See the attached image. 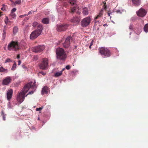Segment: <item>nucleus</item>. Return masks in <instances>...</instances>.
I'll return each mask as SVG.
<instances>
[{"label": "nucleus", "mask_w": 148, "mask_h": 148, "mask_svg": "<svg viewBox=\"0 0 148 148\" xmlns=\"http://www.w3.org/2000/svg\"><path fill=\"white\" fill-rule=\"evenodd\" d=\"M103 26H105V24L104 25H103Z\"/></svg>", "instance_id": "nucleus-61"}, {"label": "nucleus", "mask_w": 148, "mask_h": 148, "mask_svg": "<svg viewBox=\"0 0 148 148\" xmlns=\"http://www.w3.org/2000/svg\"><path fill=\"white\" fill-rule=\"evenodd\" d=\"M23 67L24 68H26V67L25 66H23Z\"/></svg>", "instance_id": "nucleus-51"}, {"label": "nucleus", "mask_w": 148, "mask_h": 148, "mask_svg": "<svg viewBox=\"0 0 148 148\" xmlns=\"http://www.w3.org/2000/svg\"><path fill=\"white\" fill-rule=\"evenodd\" d=\"M119 11H120V10H118V11H117V12H119Z\"/></svg>", "instance_id": "nucleus-59"}, {"label": "nucleus", "mask_w": 148, "mask_h": 148, "mask_svg": "<svg viewBox=\"0 0 148 148\" xmlns=\"http://www.w3.org/2000/svg\"><path fill=\"white\" fill-rule=\"evenodd\" d=\"M2 6L3 7H4V6H5V5L4 4H3V5H2Z\"/></svg>", "instance_id": "nucleus-52"}, {"label": "nucleus", "mask_w": 148, "mask_h": 148, "mask_svg": "<svg viewBox=\"0 0 148 148\" xmlns=\"http://www.w3.org/2000/svg\"><path fill=\"white\" fill-rule=\"evenodd\" d=\"M13 91L12 89H10L8 90L7 92V98L8 100H10L12 98Z\"/></svg>", "instance_id": "nucleus-13"}, {"label": "nucleus", "mask_w": 148, "mask_h": 148, "mask_svg": "<svg viewBox=\"0 0 148 148\" xmlns=\"http://www.w3.org/2000/svg\"><path fill=\"white\" fill-rule=\"evenodd\" d=\"M96 19H95H95H94V22L95 23V24L97 23H98V24H99V23H100V22H99V21H96Z\"/></svg>", "instance_id": "nucleus-42"}, {"label": "nucleus", "mask_w": 148, "mask_h": 148, "mask_svg": "<svg viewBox=\"0 0 148 148\" xmlns=\"http://www.w3.org/2000/svg\"><path fill=\"white\" fill-rule=\"evenodd\" d=\"M93 40H92L91 41V43H90V46H91L92 45H93Z\"/></svg>", "instance_id": "nucleus-44"}, {"label": "nucleus", "mask_w": 148, "mask_h": 148, "mask_svg": "<svg viewBox=\"0 0 148 148\" xmlns=\"http://www.w3.org/2000/svg\"><path fill=\"white\" fill-rule=\"evenodd\" d=\"M31 84H26L22 90L19 93L17 98V101L18 102L21 103L25 99V94L28 91L29 88Z\"/></svg>", "instance_id": "nucleus-1"}, {"label": "nucleus", "mask_w": 148, "mask_h": 148, "mask_svg": "<svg viewBox=\"0 0 148 148\" xmlns=\"http://www.w3.org/2000/svg\"><path fill=\"white\" fill-rule=\"evenodd\" d=\"M10 15L13 18H14L16 17V14H15V13H11H11Z\"/></svg>", "instance_id": "nucleus-28"}, {"label": "nucleus", "mask_w": 148, "mask_h": 148, "mask_svg": "<svg viewBox=\"0 0 148 148\" xmlns=\"http://www.w3.org/2000/svg\"><path fill=\"white\" fill-rule=\"evenodd\" d=\"M39 73H41L42 74H45L42 71H41L40 72H39Z\"/></svg>", "instance_id": "nucleus-49"}, {"label": "nucleus", "mask_w": 148, "mask_h": 148, "mask_svg": "<svg viewBox=\"0 0 148 148\" xmlns=\"http://www.w3.org/2000/svg\"><path fill=\"white\" fill-rule=\"evenodd\" d=\"M8 70L7 69L4 68L3 66L0 67V72L4 73H7L8 72Z\"/></svg>", "instance_id": "nucleus-17"}, {"label": "nucleus", "mask_w": 148, "mask_h": 148, "mask_svg": "<svg viewBox=\"0 0 148 148\" xmlns=\"http://www.w3.org/2000/svg\"><path fill=\"white\" fill-rule=\"evenodd\" d=\"M14 63L13 64V66L11 68V70L13 71L16 68V62H15V61H14Z\"/></svg>", "instance_id": "nucleus-23"}, {"label": "nucleus", "mask_w": 148, "mask_h": 148, "mask_svg": "<svg viewBox=\"0 0 148 148\" xmlns=\"http://www.w3.org/2000/svg\"><path fill=\"white\" fill-rule=\"evenodd\" d=\"M17 58L18 59H19V58H20V54H18V55L17 57Z\"/></svg>", "instance_id": "nucleus-46"}, {"label": "nucleus", "mask_w": 148, "mask_h": 148, "mask_svg": "<svg viewBox=\"0 0 148 148\" xmlns=\"http://www.w3.org/2000/svg\"><path fill=\"white\" fill-rule=\"evenodd\" d=\"M45 49V47L44 45H38L36 46L33 49V51L36 53L40 52Z\"/></svg>", "instance_id": "nucleus-11"}, {"label": "nucleus", "mask_w": 148, "mask_h": 148, "mask_svg": "<svg viewBox=\"0 0 148 148\" xmlns=\"http://www.w3.org/2000/svg\"><path fill=\"white\" fill-rule=\"evenodd\" d=\"M75 0H74L73 1H71L70 2V3L71 4H74L75 3Z\"/></svg>", "instance_id": "nucleus-40"}, {"label": "nucleus", "mask_w": 148, "mask_h": 148, "mask_svg": "<svg viewBox=\"0 0 148 148\" xmlns=\"http://www.w3.org/2000/svg\"><path fill=\"white\" fill-rule=\"evenodd\" d=\"M21 3V0H17L15 2V3L17 4H20Z\"/></svg>", "instance_id": "nucleus-29"}, {"label": "nucleus", "mask_w": 148, "mask_h": 148, "mask_svg": "<svg viewBox=\"0 0 148 148\" xmlns=\"http://www.w3.org/2000/svg\"><path fill=\"white\" fill-rule=\"evenodd\" d=\"M12 62V60H11V59H10L9 58H8L5 60V63H6L7 62Z\"/></svg>", "instance_id": "nucleus-30"}, {"label": "nucleus", "mask_w": 148, "mask_h": 148, "mask_svg": "<svg viewBox=\"0 0 148 148\" xmlns=\"http://www.w3.org/2000/svg\"><path fill=\"white\" fill-rule=\"evenodd\" d=\"M103 3H104V5L103 8V9L106 10L107 8V6L106 5V3L104 2Z\"/></svg>", "instance_id": "nucleus-33"}, {"label": "nucleus", "mask_w": 148, "mask_h": 148, "mask_svg": "<svg viewBox=\"0 0 148 148\" xmlns=\"http://www.w3.org/2000/svg\"><path fill=\"white\" fill-rule=\"evenodd\" d=\"M34 92V91H33V90H32L31 91H30V92H29V93L28 94H27L25 96V97H27V95H29V94H33Z\"/></svg>", "instance_id": "nucleus-36"}, {"label": "nucleus", "mask_w": 148, "mask_h": 148, "mask_svg": "<svg viewBox=\"0 0 148 148\" xmlns=\"http://www.w3.org/2000/svg\"><path fill=\"white\" fill-rule=\"evenodd\" d=\"M1 13H2V12H0V16H1Z\"/></svg>", "instance_id": "nucleus-55"}, {"label": "nucleus", "mask_w": 148, "mask_h": 148, "mask_svg": "<svg viewBox=\"0 0 148 148\" xmlns=\"http://www.w3.org/2000/svg\"><path fill=\"white\" fill-rule=\"evenodd\" d=\"M32 14V11H29L27 14H25L24 16H26Z\"/></svg>", "instance_id": "nucleus-41"}, {"label": "nucleus", "mask_w": 148, "mask_h": 148, "mask_svg": "<svg viewBox=\"0 0 148 148\" xmlns=\"http://www.w3.org/2000/svg\"><path fill=\"white\" fill-rule=\"evenodd\" d=\"M103 26H105V24L104 25H103Z\"/></svg>", "instance_id": "nucleus-60"}, {"label": "nucleus", "mask_w": 148, "mask_h": 148, "mask_svg": "<svg viewBox=\"0 0 148 148\" xmlns=\"http://www.w3.org/2000/svg\"><path fill=\"white\" fill-rule=\"evenodd\" d=\"M131 32L130 33V34H131Z\"/></svg>", "instance_id": "nucleus-62"}, {"label": "nucleus", "mask_w": 148, "mask_h": 148, "mask_svg": "<svg viewBox=\"0 0 148 148\" xmlns=\"http://www.w3.org/2000/svg\"><path fill=\"white\" fill-rule=\"evenodd\" d=\"M24 16H25L24 15H20L19 16V17L20 18H23L24 17Z\"/></svg>", "instance_id": "nucleus-50"}, {"label": "nucleus", "mask_w": 148, "mask_h": 148, "mask_svg": "<svg viewBox=\"0 0 148 148\" xmlns=\"http://www.w3.org/2000/svg\"><path fill=\"white\" fill-rule=\"evenodd\" d=\"M10 1L12 2V0H9Z\"/></svg>", "instance_id": "nucleus-58"}, {"label": "nucleus", "mask_w": 148, "mask_h": 148, "mask_svg": "<svg viewBox=\"0 0 148 148\" xmlns=\"http://www.w3.org/2000/svg\"><path fill=\"white\" fill-rule=\"evenodd\" d=\"M42 108L41 107H40L39 108H37L36 109V110L37 111H40L42 110Z\"/></svg>", "instance_id": "nucleus-34"}, {"label": "nucleus", "mask_w": 148, "mask_h": 148, "mask_svg": "<svg viewBox=\"0 0 148 148\" xmlns=\"http://www.w3.org/2000/svg\"><path fill=\"white\" fill-rule=\"evenodd\" d=\"M66 69H67V70L69 69H70V66L69 65L66 66Z\"/></svg>", "instance_id": "nucleus-38"}, {"label": "nucleus", "mask_w": 148, "mask_h": 148, "mask_svg": "<svg viewBox=\"0 0 148 148\" xmlns=\"http://www.w3.org/2000/svg\"><path fill=\"white\" fill-rule=\"evenodd\" d=\"M48 88L47 86H44L42 89L41 91V94L44 95V94H47L48 92Z\"/></svg>", "instance_id": "nucleus-15"}, {"label": "nucleus", "mask_w": 148, "mask_h": 148, "mask_svg": "<svg viewBox=\"0 0 148 148\" xmlns=\"http://www.w3.org/2000/svg\"><path fill=\"white\" fill-rule=\"evenodd\" d=\"M16 8H14L12 10L11 13H14L16 10Z\"/></svg>", "instance_id": "nucleus-39"}, {"label": "nucleus", "mask_w": 148, "mask_h": 148, "mask_svg": "<svg viewBox=\"0 0 148 148\" xmlns=\"http://www.w3.org/2000/svg\"><path fill=\"white\" fill-rule=\"evenodd\" d=\"M28 19H29V18H26V19L27 20H28Z\"/></svg>", "instance_id": "nucleus-57"}, {"label": "nucleus", "mask_w": 148, "mask_h": 148, "mask_svg": "<svg viewBox=\"0 0 148 148\" xmlns=\"http://www.w3.org/2000/svg\"><path fill=\"white\" fill-rule=\"evenodd\" d=\"M1 10L2 11H4L6 10V9L5 8H3V7L1 9Z\"/></svg>", "instance_id": "nucleus-45"}, {"label": "nucleus", "mask_w": 148, "mask_h": 148, "mask_svg": "<svg viewBox=\"0 0 148 148\" xmlns=\"http://www.w3.org/2000/svg\"><path fill=\"white\" fill-rule=\"evenodd\" d=\"M133 3L136 6H138L141 3V0H132Z\"/></svg>", "instance_id": "nucleus-16"}, {"label": "nucleus", "mask_w": 148, "mask_h": 148, "mask_svg": "<svg viewBox=\"0 0 148 148\" xmlns=\"http://www.w3.org/2000/svg\"><path fill=\"white\" fill-rule=\"evenodd\" d=\"M71 39V37L70 36H68L66 38L65 42L63 44V46L64 48H67L69 47L70 40Z\"/></svg>", "instance_id": "nucleus-9"}, {"label": "nucleus", "mask_w": 148, "mask_h": 148, "mask_svg": "<svg viewBox=\"0 0 148 148\" xmlns=\"http://www.w3.org/2000/svg\"><path fill=\"white\" fill-rule=\"evenodd\" d=\"M42 22L45 24H48L49 23V20L48 18H45L42 20Z\"/></svg>", "instance_id": "nucleus-19"}, {"label": "nucleus", "mask_w": 148, "mask_h": 148, "mask_svg": "<svg viewBox=\"0 0 148 148\" xmlns=\"http://www.w3.org/2000/svg\"><path fill=\"white\" fill-rule=\"evenodd\" d=\"M56 53L57 59L62 61L66 59V56L64 49L62 48H57L56 50Z\"/></svg>", "instance_id": "nucleus-3"}, {"label": "nucleus", "mask_w": 148, "mask_h": 148, "mask_svg": "<svg viewBox=\"0 0 148 148\" xmlns=\"http://www.w3.org/2000/svg\"><path fill=\"white\" fill-rule=\"evenodd\" d=\"M136 13L138 16L143 17L146 15L147 13V11L144 9L141 8Z\"/></svg>", "instance_id": "nucleus-10"}, {"label": "nucleus", "mask_w": 148, "mask_h": 148, "mask_svg": "<svg viewBox=\"0 0 148 148\" xmlns=\"http://www.w3.org/2000/svg\"><path fill=\"white\" fill-rule=\"evenodd\" d=\"M90 18L89 16H88L84 18L81 21V25L83 27L87 26L90 23Z\"/></svg>", "instance_id": "nucleus-6"}, {"label": "nucleus", "mask_w": 148, "mask_h": 148, "mask_svg": "<svg viewBox=\"0 0 148 148\" xmlns=\"http://www.w3.org/2000/svg\"><path fill=\"white\" fill-rule=\"evenodd\" d=\"M1 115L3 116V120L4 121L5 120V115L4 114L3 111H2L1 112Z\"/></svg>", "instance_id": "nucleus-25"}, {"label": "nucleus", "mask_w": 148, "mask_h": 148, "mask_svg": "<svg viewBox=\"0 0 148 148\" xmlns=\"http://www.w3.org/2000/svg\"><path fill=\"white\" fill-rule=\"evenodd\" d=\"M36 82L34 81L33 83V84H32V82H31L29 83H28V84H31L30 87L29 88V89L31 88V87L33 88H36Z\"/></svg>", "instance_id": "nucleus-21"}, {"label": "nucleus", "mask_w": 148, "mask_h": 148, "mask_svg": "<svg viewBox=\"0 0 148 148\" xmlns=\"http://www.w3.org/2000/svg\"><path fill=\"white\" fill-rule=\"evenodd\" d=\"M11 80V78L10 77H7L3 80V84L4 85H8L10 82Z\"/></svg>", "instance_id": "nucleus-14"}, {"label": "nucleus", "mask_w": 148, "mask_h": 148, "mask_svg": "<svg viewBox=\"0 0 148 148\" xmlns=\"http://www.w3.org/2000/svg\"><path fill=\"white\" fill-rule=\"evenodd\" d=\"M18 31V28L16 27H14L13 28V32L14 34H16L17 32Z\"/></svg>", "instance_id": "nucleus-24"}, {"label": "nucleus", "mask_w": 148, "mask_h": 148, "mask_svg": "<svg viewBox=\"0 0 148 148\" xmlns=\"http://www.w3.org/2000/svg\"><path fill=\"white\" fill-rule=\"evenodd\" d=\"M77 13L78 14H80V12H78Z\"/></svg>", "instance_id": "nucleus-54"}, {"label": "nucleus", "mask_w": 148, "mask_h": 148, "mask_svg": "<svg viewBox=\"0 0 148 148\" xmlns=\"http://www.w3.org/2000/svg\"><path fill=\"white\" fill-rule=\"evenodd\" d=\"M70 21L73 23L75 25H76L79 23L80 21V17L75 16L73 17V18L70 20Z\"/></svg>", "instance_id": "nucleus-12"}, {"label": "nucleus", "mask_w": 148, "mask_h": 148, "mask_svg": "<svg viewBox=\"0 0 148 148\" xmlns=\"http://www.w3.org/2000/svg\"><path fill=\"white\" fill-rule=\"evenodd\" d=\"M103 10V8H102L101 10L99 15L95 18V19H97L99 17H100L102 16L103 14L102 12Z\"/></svg>", "instance_id": "nucleus-20"}, {"label": "nucleus", "mask_w": 148, "mask_h": 148, "mask_svg": "<svg viewBox=\"0 0 148 148\" xmlns=\"http://www.w3.org/2000/svg\"><path fill=\"white\" fill-rule=\"evenodd\" d=\"M18 49V42L12 41L8 45V49L9 50L16 51Z\"/></svg>", "instance_id": "nucleus-5"}, {"label": "nucleus", "mask_w": 148, "mask_h": 148, "mask_svg": "<svg viewBox=\"0 0 148 148\" xmlns=\"http://www.w3.org/2000/svg\"><path fill=\"white\" fill-rule=\"evenodd\" d=\"M21 61L20 60H19L18 61V65H20L21 64Z\"/></svg>", "instance_id": "nucleus-48"}, {"label": "nucleus", "mask_w": 148, "mask_h": 148, "mask_svg": "<svg viewBox=\"0 0 148 148\" xmlns=\"http://www.w3.org/2000/svg\"><path fill=\"white\" fill-rule=\"evenodd\" d=\"M65 70V68H63L62 70L60 72H56L54 73V74H62V71H63L64 70Z\"/></svg>", "instance_id": "nucleus-26"}, {"label": "nucleus", "mask_w": 148, "mask_h": 148, "mask_svg": "<svg viewBox=\"0 0 148 148\" xmlns=\"http://www.w3.org/2000/svg\"><path fill=\"white\" fill-rule=\"evenodd\" d=\"M61 75H53V76L55 77H58L60 76Z\"/></svg>", "instance_id": "nucleus-43"}, {"label": "nucleus", "mask_w": 148, "mask_h": 148, "mask_svg": "<svg viewBox=\"0 0 148 148\" xmlns=\"http://www.w3.org/2000/svg\"><path fill=\"white\" fill-rule=\"evenodd\" d=\"M48 65V60L43 59L39 64V67L41 69H45L47 68Z\"/></svg>", "instance_id": "nucleus-7"}, {"label": "nucleus", "mask_w": 148, "mask_h": 148, "mask_svg": "<svg viewBox=\"0 0 148 148\" xmlns=\"http://www.w3.org/2000/svg\"><path fill=\"white\" fill-rule=\"evenodd\" d=\"M143 29L144 30L145 32H148V23L145 25L144 26Z\"/></svg>", "instance_id": "nucleus-22"}, {"label": "nucleus", "mask_w": 148, "mask_h": 148, "mask_svg": "<svg viewBox=\"0 0 148 148\" xmlns=\"http://www.w3.org/2000/svg\"><path fill=\"white\" fill-rule=\"evenodd\" d=\"M89 47V48H90V49H91V46H90V45Z\"/></svg>", "instance_id": "nucleus-53"}, {"label": "nucleus", "mask_w": 148, "mask_h": 148, "mask_svg": "<svg viewBox=\"0 0 148 148\" xmlns=\"http://www.w3.org/2000/svg\"><path fill=\"white\" fill-rule=\"evenodd\" d=\"M83 13L84 15H86L88 14V11L87 8L86 7L84 8L83 9Z\"/></svg>", "instance_id": "nucleus-18"}, {"label": "nucleus", "mask_w": 148, "mask_h": 148, "mask_svg": "<svg viewBox=\"0 0 148 148\" xmlns=\"http://www.w3.org/2000/svg\"><path fill=\"white\" fill-rule=\"evenodd\" d=\"M129 29H130L132 31L133 30V25L132 24H130V25L129 26Z\"/></svg>", "instance_id": "nucleus-32"}, {"label": "nucleus", "mask_w": 148, "mask_h": 148, "mask_svg": "<svg viewBox=\"0 0 148 148\" xmlns=\"http://www.w3.org/2000/svg\"><path fill=\"white\" fill-rule=\"evenodd\" d=\"M100 53L102 56L105 57H109L111 55V53L110 51L105 47H102L99 49Z\"/></svg>", "instance_id": "nucleus-4"}, {"label": "nucleus", "mask_w": 148, "mask_h": 148, "mask_svg": "<svg viewBox=\"0 0 148 148\" xmlns=\"http://www.w3.org/2000/svg\"><path fill=\"white\" fill-rule=\"evenodd\" d=\"M8 20H9V19H8V16H6V17H5V23H6V24H7V23L8 22Z\"/></svg>", "instance_id": "nucleus-31"}, {"label": "nucleus", "mask_w": 148, "mask_h": 148, "mask_svg": "<svg viewBox=\"0 0 148 148\" xmlns=\"http://www.w3.org/2000/svg\"><path fill=\"white\" fill-rule=\"evenodd\" d=\"M38 24V23L36 22H34L33 24V27H35Z\"/></svg>", "instance_id": "nucleus-35"}, {"label": "nucleus", "mask_w": 148, "mask_h": 148, "mask_svg": "<svg viewBox=\"0 0 148 148\" xmlns=\"http://www.w3.org/2000/svg\"><path fill=\"white\" fill-rule=\"evenodd\" d=\"M69 25H60L57 26V30L59 32L65 31L67 29Z\"/></svg>", "instance_id": "nucleus-8"}, {"label": "nucleus", "mask_w": 148, "mask_h": 148, "mask_svg": "<svg viewBox=\"0 0 148 148\" xmlns=\"http://www.w3.org/2000/svg\"><path fill=\"white\" fill-rule=\"evenodd\" d=\"M76 10V8L73 7L71 9V12H74Z\"/></svg>", "instance_id": "nucleus-37"}, {"label": "nucleus", "mask_w": 148, "mask_h": 148, "mask_svg": "<svg viewBox=\"0 0 148 148\" xmlns=\"http://www.w3.org/2000/svg\"><path fill=\"white\" fill-rule=\"evenodd\" d=\"M43 27L41 25H39L37 26V28L33 31L31 33L30 38L31 40H33L39 36L42 30Z\"/></svg>", "instance_id": "nucleus-2"}, {"label": "nucleus", "mask_w": 148, "mask_h": 148, "mask_svg": "<svg viewBox=\"0 0 148 148\" xmlns=\"http://www.w3.org/2000/svg\"><path fill=\"white\" fill-rule=\"evenodd\" d=\"M111 12H110L109 11L108 12V16H110V14H111Z\"/></svg>", "instance_id": "nucleus-47"}, {"label": "nucleus", "mask_w": 148, "mask_h": 148, "mask_svg": "<svg viewBox=\"0 0 148 148\" xmlns=\"http://www.w3.org/2000/svg\"><path fill=\"white\" fill-rule=\"evenodd\" d=\"M75 48H76V47H77V46H75Z\"/></svg>", "instance_id": "nucleus-56"}, {"label": "nucleus", "mask_w": 148, "mask_h": 148, "mask_svg": "<svg viewBox=\"0 0 148 148\" xmlns=\"http://www.w3.org/2000/svg\"><path fill=\"white\" fill-rule=\"evenodd\" d=\"M3 40H4L5 38V35H6V32H5L3 30Z\"/></svg>", "instance_id": "nucleus-27"}]
</instances>
